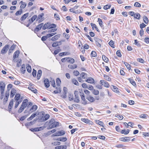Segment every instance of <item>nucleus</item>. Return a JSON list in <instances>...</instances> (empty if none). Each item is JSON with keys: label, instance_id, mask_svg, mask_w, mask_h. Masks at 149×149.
<instances>
[{"label": "nucleus", "instance_id": "f257e3e1", "mask_svg": "<svg viewBox=\"0 0 149 149\" xmlns=\"http://www.w3.org/2000/svg\"><path fill=\"white\" fill-rule=\"evenodd\" d=\"M28 102V100L27 99H25L24 100L20 108L18 111V113H20L22 112L27 106Z\"/></svg>", "mask_w": 149, "mask_h": 149}, {"label": "nucleus", "instance_id": "f03ea898", "mask_svg": "<svg viewBox=\"0 0 149 149\" xmlns=\"http://www.w3.org/2000/svg\"><path fill=\"white\" fill-rule=\"evenodd\" d=\"M50 117L49 115L46 114L41 117V118L39 120V122L45 121L48 120Z\"/></svg>", "mask_w": 149, "mask_h": 149}, {"label": "nucleus", "instance_id": "7ed1b4c3", "mask_svg": "<svg viewBox=\"0 0 149 149\" xmlns=\"http://www.w3.org/2000/svg\"><path fill=\"white\" fill-rule=\"evenodd\" d=\"M6 86L5 83L3 81H1L0 82V92H4Z\"/></svg>", "mask_w": 149, "mask_h": 149}, {"label": "nucleus", "instance_id": "20e7f679", "mask_svg": "<svg viewBox=\"0 0 149 149\" xmlns=\"http://www.w3.org/2000/svg\"><path fill=\"white\" fill-rule=\"evenodd\" d=\"M9 45H6L2 49L1 51V54H5L9 48Z\"/></svg>", "mask_w": 149, "mask_h": 149}, {"label": "nucleus", "instance_id": "39448f33", "mask_svg": "<svg viewBox=\"0 0 149 149\" xmlns=\"http://www.w3.org/2000/svg\"><path fill=\"white\" fill-rule=\"evenodd\" d=\"M38 109V107L36 105H33L32 107L30 109L29 111V113H31L32 112L35 111Z\"/></svg>", "mask_w": 149, "mask_h": 149}, {"label": "nucleus", "instance_id": "423d86ee", "mask_svg": "<svg viewBox=\"0 0 149 149\" xmlns=\"http://www.w3.org/2000/svg\"><path fill=\"white\" fill-rule=\"evenodd\" d=\"M65 133V131H60L58 132H56L55 133L52 135V136H59L61 135H63Z\"/></svg>", "mask_w": 149, "mask_h": 149}, {"label": "nucleus", "instance_id": "0eeeda50", "mask_svg": "<svg viewBox=\"0 0 149 149\" xmlns=\"http://www.w3.org/2000/svg\"><path fill=\"white\" fill-rule=\"evenodd\" d=\"M78 94V91H75L74 92V94L75 97L74 100V101L77 103L79 102L80 101Z\"/></svg>", "mask_w": 149, "mask_h": 149}, {"label": "nucleus", "instance_id": "6e6552de", "mask_svg": "<svg viewBox=\"0 0 149 149\" xmlns=\"http://www.w3.org/2000/svg\"><path fill=\"white\" fill-rule=\"evenodd\" d=\"M37 118L34 119L33 121H31L30 122L27 123L25 124V125L26 126L29 127L32 125H33L35 122L37 121Z\"/></svg>", "mask_w": 149, "mask_h": 149}, {"label": "nucleus", "instance_id": "1a4fd4ad", "mask_svg": "<svg viewBox=\"0 0 149 149\" xmlns=\"http://www.w3.org/2000/svg\"><path fill=\"white\" fill-rule=\"evenodd\" d=\"M39 113L37 112H35L33 113L31 116L27 119V120H32L36 116H37L38 115Z\"/></svg>", "mask_w": 149, "mask_h": 149}, {"label": "nucleus", "instance_id": "9d476101", "mask_svg": "<svg viewBox=\"0 0 149 149\" xmlns=\"http://www.w3.org/2000/svg\"><path fill=\"white\" fill-rule=\"evenodd\" d=\"M81 98V100L83 101V102H82V104L84 105H86L87 104V101L85 100V97L84 94L83 93H81L80 95Z\"/></svg>", "mask_w": 149, "mask_h": 149}, {"label": "nucleus", "instance_id": "9b49d317", "mask_svg": "<svg viewBox=\"0 0 149 149\" xmlns=\"http://www.w3.org/2000/svg\"><path fill=\"white\" fill-rule=\"evenodd\" d=\"M100 83L102 84L105 87L108 88L109 86V85L108 82L107 81H105L104 80H101Z\"/></svg>", "mask_w": 149, "mask_h": 149}, {"label": "nucleus", "instance_id": "f8f14e48", "mask_svg": "<svg viewBox=\"0 0 149 149\" xmlns=\"http://www.w3.org/2000/svg\"><path fill=\"white\" fill-rule=\"evenodd\" d=\"M44 83L46 87L47 88L49 86L50 83L48 79H45L44 80Z\"/></svg>", "mask_w": 149, "mask_h": 149}, {"label": "nucleus", "instance_id": "ddd939ff", "mask_svg": "<svg viewBox=\"0 0 149 149\" xmlns=\"http://www.w3.org/2000/svg\"><path fill=\"white\" fill-rule=\"evenodd\" d=\"M16 93V90L14 88H12L10 92V98H12L15 95Z\"/></svg>", "mask_w": 149, "mask_h": 149}, {"label": "nucleus", "instance_id": "4468645a", "mask_svg": "<svg viewBox=\"0 0 149 149\" xmlns=\"http://www.w3.org/2000/svg\"><path fill=\"white\" fill-rule=\"evenodd\" d=\"M19 54V51L18 50L16 51L14 53L13 56V61H15V59L16 58H18Z\"/></svg>", "mask_w": 149, "mask_h": 149}, {"label": "nucleus", "instance_id": "2eb2a0df", "mask_svg": "<svg viewBox=\"0 0 149 149\" xmlns=\"http://www.w3.org/2000/svg\"><path fill=\"white\" fill-rule=\"evenodd\" d=\"M86 99L91 102H93L95 101L94 98L90 95H88Z\"/></svg>", "mask_w": 149, "mask_h": 149}, {"label": "nucleus", "instance_id": "dca6fc26", "mask_svg": "<svg viewBox=\"0 0 149 149\" xmlns=\"http://www.w3.org/2000/svg\"><path fill=\"white\" fill-rule=\"evenodd\" d=\"M86 81L89 83L93 84L95 82L94 80L92 77H89Z\"/></svg>", "mask_w": 149, "mask_h": 149}, {"label": "nucleus", "instance_id": "f3484780", "mask_svg": "<svg viewBox=\"0 0 149 149\" xmlns=\"http://www.w3.org/2000/svg\"><path fill=\"white\" fill-rule=\"evenodd\" d=\"M19 3H21V4L20 6V9H24L25 8L26 6V3L23 2V1H21L19 2Z\"/></svg>", "mask_w": 149, "mask_h": 149}, {"label": "nucleus", "instance_id": "a211bd4d", "mask_svg": "<svg viewBox=\"0 0 149 149\" xmlns=\"http://www.w3.org/2000/svg\"><path fill=\"white\" fill-rule=\"evenodd\" d=\"M60 34H58L52 37L51 40L52 41H55L58 40L60 37Z\"/></svg>", "mask_w": 149, "mask_h": 149}, {"label": "nucleus", "instance_id": "6ab92c4d", "mask_svg": "<svg viewBox=\"0 0 149 149\" xmlns=\"http://www.w3.org/2000/svg\"><path fill=\"white\" fill-rule=\"evenodd\" d=\"M43 23H41L38 25L36 26V28L35 29L36 31H38L41 29L42 26H43Z\"/></svg>", "mask_w": 149, "mask_h": 149}, {"label": "nucleus", "instance_id": "aec40b11", "mask_svg": "<svg viewBox=\"0 0 149 149\" xmlns=\"http://www.w3.org/2000/svg\"><path fill=\"white\" fill-rule=\"evenodd\" d=\"M67 147L66 146H57L55 148V149H66Z\"/></svg>", "mask_w": 149, "mask_h": 149}, {"label": "nucleus", "instance_id": "412c9836", "mask_svg": "<svg viewBox=\"0 0 149 149\" xmlns=\"http://www.w3.org/2000/svg\"><path fill=\"white\" fill-rule=\"evenodd\" d=\"M28 88L30 90H31V91L34 93H37V91L36 89L33 88L32 86H29L28 87Z\"/></svg>", "mask_w": 149, "mask_h": 149}, {"label": "nucleus", "instance_id": "4be33fe9", "mask_svg": "<svg viewBox=\"0 0 149 149\" xmlns=\"http://www.w3.org/2000/svg\"><path fill=\"white\" fill-rule=\"evenodd\" d=\"M129 137H122L120 138V140L123 141H128L130 140Z\"/></svg>", "mask_w": 149, "mask_h": 149}, {"label": "nucleus", "instance_id": "5701e85b", "mask_svg": "<svg viewBox=\"0 0 149 149\" xmlns=\"http://www.w3.org/2000/svg\"><path fill=\"white\" fill-rule=\"evenodd\" d=\"M68 58L67 60V61L68 63L71 64H73L74 63L75 60L74 58L70 57H68Z\"/></svg>", "mask_w": 149, "mask_h": 149}, {"label": "nucleus", "instance_id": "b1692460", "mask_svg": "<svg viewBox=\"0 0 149 149\" xmlns=\"http://www.w3.org/2000/svg\"><path fill=\"white\" fill-rule=\"evenodd\" d=\"M42 71L41 70H39L37 74V79L38 80H39L41 75H42Z\"/></svg>", "mask_w": 149, "mask_h": 149}, {"label": "nucleus", "instance_id": "393cba45", "mask_svg": "<svg viewBox=\"0 0 149 149\" xmlns=\"http://www.w3.org/2000/svg\"><path fill=\"white\" fill-rule=\"evenodd\" d=\"M50 23H48L45 24L42 27V29L45 30L46 29L49 28V29Z\"/></svg>", "mask_w": 149, "mask_h": 149}, {"label": "nucleus", "instance_id": "a878e982", "mask_svg": "<svg viewBox=\"0 0 149 149\" xmlns=\"http://www.w3.org/2000/svg\"><path fill=\"white\" fill-rule=\"evenodd\" d=\"M68 67L70 69H74L77 68V65L76 64L69 65H68Z\"/></svg>", "mask_w": 149, "mask_h": 149}, {"label": "nucleus", "instance_id": "bb28decb", "mask_svg": "<svg viewBox=\"0 0 149 149\" xmlns=\"http://www.w3.org/2000/svg\"><path fill=\"white\" fill-rule=\"evenodd\" d=\"M29 13H27L24 14L21 18L20 19L21 21H23L28 16Z\"/></svg>", "mask_w": 149, "mask_h": 149}, {"label": "nucleus", "instance_id": "cd10ccee", "mask_svg": "<svg viewBox=\"0 0 149 149\" xmlns=\"http://www.w3.org/2000/svg\"><path fill=\"white\" fill-rule=\"evenodd\" d=\"M81 120L83 122L86 123L90 124V122H91L90 120L85 118H82Z\"/></svg>", "mask_w": 149, "mask_h": 149}, {"label": "nucleus", "instance_id": "c85d7f7f", "mask_svg": "<svg viewBox=\"0 0 149 149\" xmlns=\"http://www.w3.org/2000/svg\"><path fill=\"white\" fill-rule=\"evenodd\" d=\"M91 25L93 29L94 28H95L97 31L99 32V30L97 26H96L95 24L93 23H91Z\"/></svg>", "mask_w": 149, "mask_h": 149}, {"label": "nucleus", "instance_id": "c756f323", "mask_svg": "<svg viewBox=\"0 0 149 149\" xmlns=\"http://www.w3.org/2000/svg\"><path fill=\"white\" fill-rule=\"evenodd\" d=\"M20 94L19 93H17L14 99L16 101H18L20 98Z\"/></svg>", "mask_w": 149, "mask_h": 149}, {"label": "nucleus", "instance_id": "7c9ffc66", "mask_svg": "<svg viewBox=\"0 0 149 149\" xmlns=\"http://www.w3.org/2000/svg\"><path fill=\"white\" fill-rule=\"evenodd\" d=\"M111 89L114 92H118V91H117L118 89V88L116 86H114L113 85H111Z\"/></svg>", "mask_w": 149, "mask_h": 149}, {"label": "nucleus", "instance_id": "2f4dec72", "mask_svg": "<svg viewBox=\"0 0 149 149\" xmlns=\"http://www.w3.org/2000/svg\"><path fill=\"white\" fill-rule=\"evenodd\" d=\"M21 70L23 74L25 73V71H26V68L25 65L23 64L22 65Z\"/></svg>", "mask_w": 149, "mask_h": 149}, {"label": "nucleus", "instance_id": "473e14b6", "mask_svg": "<svg viewBox=\"0 0 149 149\" xmlns=\"http://www.w3.org/2000/svg\"><path fill=\"white\" fill-rule=\"evenodd\" d=\"M13 99H12L9 102L8 106V108L10 109H11L12 108L13 105Z\"/></svg>", "mask_w": 149, "mask_h": 149}, {"label": "nucleus", "instance_id": "72a5a7b5", "mask_svg": "<svg viewBox=\"0 0 149 149\" xmlns=\"http://www.w3.org/2000/svg\"><path fill=\"white\" fill-rule=\"evenodd\" d=\"M72 83L73 84L77 86H79V84L77 80L76 79L74 78L72 79Z\"/></svg>", "mask_w": 149, "mask_h": 149}, {"label": "nucleus", "instance_id": "f704fd0d", "mask_svg": "<svg viewBox=\"0 0 149 149\" xmlns=\"http://www.w3.org/2000/svg\"><path fill=\"white\" fill-rule=\"evenodd\" d=\"M67 140V139L66 137H60L57 139V140L64 142L66 141Z\"/></svg>", "mask_w": 149, "mask_h": 149}, {"label": "nucleus", "instance_id": "c9c22d12", "mask_svg": "<svg viewBox=\"0 0 149 149\" xmlns=\"http://www.w3.org/2000/svg\"><path fill=\"white\" fill-rule=\"evenodd\" d=\"M80 76L83 79H85L87 77V74L84 72H82L80 74Z\"/></svg>", "mask_w": 149, "mask_h": 149}, {"label": "nucleus", "instance_id": "e433bc0d", "mask_svg": "<svg viewBox=\"0 0 149 149\" xmlns=\"http://www.w3.org/2000/svg\"><path fill=\"white\" fill-rule=\"evenodd\" d=\"M56 85L59 87L61 84V81L59 78H57L56 80Z\"/></svg>", "mask_w": 149, "mask_h": 149}, {"label": "nucleus", "instance_id": "4c0bfd02", "mask_svg": "<svg viewBox=\"0 0 149 149\" xmlns=\"http://www.w3.org/2000/svg\"><path fill=\"white\" fill-rule=\"evenodd\" d=\"M56 88L57 89V90H56L54 91V93L56 94L57 93H59L61 92V90L60 87H56Z\"/></svg>", "mask_w": 149, "mask_h": 149}, {"label": "nucleus", "instance_id": "58836bf2", "mask_svg": "<svg viewBox=\"0 0 149 149\" xmlns=\"http://www.w3.org/2000/svg\"><path fill=\"white\" fill-rule=\"evenodd\" d=\"M61 42L59 41V42H56L54 43H53L52 44V46L53 47H57L58 45V43H61ZM60 44H61V43Z\"/></svg>", "mask_w": 149, "mask_h": 149}, {"label": "nucleus", "instance_id": "ea45409f", "mask_svg": "<svg viewBox=\"0 0 149 149\" xmlns=\"http://www.w3.org/2000/svg\"><path fill=\"white\" fill-rule=\"evenodd\" d=\"M143 18L144 22L146 24H148V20L147 17L144 16Z\"/></svg>", "mask_w": 149, "mask_h": 149}, {"label": "nucleus", "instance_id": "a19ab883", "mask_svg": "<svg viewBox=\"0 0 149 149\" xmlns=\"http://www.w3.org/2000/svg\"><path fill=\"white\" fill-rule=\"evenodd\" d=\"M102 58L105 62L107 63L108 61L109 60L108 58L104 55L102 56Z\"/></svg>", "mask_w": 149, "mask_h": 149}, {"label": "nucleus", "instance_id": "79ce46f5", "mask_svg": "<svg viewBox=\"0 0 149 149\" xmlns=\"http://www.w3.org/2000/svg\"><path fill=\"white\" fill-rule=\"evenodd\" d=\"M37 16L36 15H33L32 18H31V19L29 20V21H31V22H33L37 18Z\"/></svg>", "mask_w": 149, "mask_h": 149}, {"label": "nucleus", "instance_id": "37998d69", "mask_svg": "<svg viewBox=\"0 0 149 149\" xmlns=\"http://www.w3.org/2000/svg\"><path fill=\"white\" fill-rule=\"evenodd\" d=\"M22 12V10L20 9L19 11H17L15 13V15L16 16L21 15Z\"/></svg>", "mask_w": 149, "mask_h": 149}, {"label": "nucleus", "instance_id": "c03bdc74", "mask_svg": "<svg viewBox=\"0 0 149 149\" xmlns=\"http://www.w3.org/2000/svg\"><path fill=\"white\" fill-rule=\"evenodd\" d=\"M26 68L28 72H29L30 73L31 72V67L30 65H27L26 66Z\"/></svg>", "mask_w": 149, "mask_h": 149}, {"label": "nucleus", "instance_id": "a18cd8bd", "mask_svg": "<svg viewBox=\"0 0 149 149\" xmlns=\"http://www.w3.org/2000/svg\"><path fill=\"white\" fill-rule=\"evenodd\" d=\"M130 81L131 83L134 86L136 87V84L135 82L133 80L131 79H130Z\"/></svg>", "mask_w": 149, "mask_h": 149}, {"label": "nucleus", "instance_id": "49530a36", "mask_svg": "<svg viewBox=\"0 0 149 149\" xmlns=\"http://www.w3.org/2000/svg\"><path fill=\"white\" fill-rule=\"evenodd\" d=\"M124 63L125 64V65L128 69L129 70H130V65L129 64L125 62H124Z\"/></svg>", "mask_w": 149, "mask_h": 149}, {"label": "nucleus", "instance_id": "de8ad7c7", "mask_svg": "<svg viewBox=\"0 0 149 149\" xmlns=\"http://www.w3.org/2000/svg\"><path fill=\"white\" fill-rule=\"evenodd\" d=\"M134 17L135 18L138 19H139L140 17V15L139 13H136L135 14Z\"/></svg>", "mask_w": 149, "mask_h": 149}, {"label": "nucleus", "instance_id": "09e8293b", "mask_svg": "<svg viewBox=\"0 0 149 149\" xmlns=\"http://www.w3.org/2000/svg\"><path fill=\"white\" fill-rule=\"evenodd\" d=\"M115 117H118V119L120 120H122L123 119V117L122 116L120 115L119 114H117L115 115Z\"/></svg>", "mask_w": 149, "mask_h": 149}, {"label": "nucleus", "instance_id": "8fccbe9b", "mask_svg": "<svg viewBox=\"0 0 149 149\" xmlns=\"http://www.w3.org/2000/svg\"><path fill=\"white\" fill-rule=\"evenodd\" d=\"M98 21L99 22V23L100 26L101 27H102L103 26V22L102 20L100 18H98Z\"/></svg>", "mask_w": 149, "mask_h": 149}, {"label": "nucleus", "instance_id": "3c124183", "mask_svg": "<svg viewBox=\"0 0 149 149\" xmlns=\"http://www.w3.org/2000/svg\"><path fill=\"white\" fill-rule=\"evenodd\" d=\"M109 45L112 47L114 48V42L113 41L111 40L109 43Z\"/></svg>", "mask_w": 149, "mask_h": 149}, {"label": "nucleus", "instance_id": "603ef678", "mask_svg": "<svg viewBox=\"0 0 149 149\" xmlns=\"http://www.w3.org/2000/svg\"><path fill=\"white\" fill-rule=\"evenodd\" d=\"M97 54L94 51H92L91 54V55L92 56L95 57L97 56Z\"/></svg>", "mask_w": 149, "mask_h": 149}, {"label": "nucleus", "instance_id": "864d4df0", "mask_svg": "<svg viewBox=\"0 0 149 149\" xmlns=\"http://www.w3.org/2000/svg\"><path fill=\"white\" fill-rule=\"evenodd\" d=\"M93 93L95 95H97L99 94V91L98 90H93Z\"/></svg>", "mask_w": 149, "mask_h": 149}, {"label": "nucleus", "instance_id": "5fc2aeb1", "mask_svg": "<svg viewBox=\"0 0 149 149\" xmlns=\"http://www.w3.org/2000/svg\"><path fill=\"white\" fill-rule=\"evenodd\" d=\"M104 77L106 78L105 79L109 81H110L111 80V78L107 75L104 74Z\"/></svg>", "mask_w": 149, "mask_h": 149}, {"label": "nucleus", "instance_id": "6e6d98bb", "mask_svg": "<svg viewBox=\"0 0 149 149\" xmlns=\"http://www.w3.org/2000/svg\"><path fill=\"white\" fill-rule=\"evenodd\" d=\"M124 124H127V126H130L131 127H132V125H133L134 124L133 123H132V122H130L128 123V124H127L125 122L124 123Z\"/></svg>", "mask_w": 149, "mask_h": 149}, {"label": "nucleus", "instance_id": "4d7b16f0", "mask_svg": "<svg viewBox=\"0 0 149 149\" xmlns=\"http://www.w3.org/2000/svg\"><path fill=\"white\" fill-rule=\"evenodd\" d=\"M10 91H6L5 94V97L8 98L9 95Z\"/></svg>", "mask_w": 149, "mask_h": 149}, {"label": "nucleus", "instance_id": "13d9d810", "mask_svg": "<svg viewBox=\"0 0 149 149\" xmlns=\"http://www.w3.org/2000/svg\"><path fill=\"white\" fill-rule=\"evenodd\" d=\"M61 51V50L59 49H56L54 51V54L55 55H56L57 54L59 53V52H60Z\"/></svg>", "mask_w": 149, "mask_h": 149}, {"label": "nucleus", "instance_id": "bf43d9fd", "mask_svg": "<svg viewBox=\"0 0 149 149\" xmlns=\"http://www.w3.org/2000/svg\"><path fill=\"white\" fill-rule=\"evenodd\" d=\"M134 6L137 7H140L141 6V4L137 2H135L134 4Z\"/></svg>", "mask_w": 149, "mask_h": 149}, {"label": "nucleus", "instance_id": "052dcab7", "mask_svg": "<svg viewBox=\"0 0 149 149\" xmlns=\"http://www.w3.org/2000/svg\"><path fill=\"white\" fill-rule=\"evenodd\" d=\"M73 74L74 75L77 76L79 74V73L77 70H75L74 71Z\"/></svg>", "mask_w": 149, "mask_h": 149}, {"label": "nucleus", "instance_id": "680f3d73", "mask_svg": "<svg viewBox=\"0 0 149 149\" xmlns=\"http://www.w3.org/2000/svg\"><path fill=\"white\" fill-rule=\"evenodd\" d=\"M13 86V85L11 84H9L7 86V90L10 91L11 88H12Z\"/></svg>", "mask_w": 149, "mask_h": 149}, {"label": "nucleus", "instance_id": "e2e57ef3", "mask_svg": "<svg viewBox=\"0 0 149 149\" xmlns=\"http://www.w3.org/2000/svg\"><path fill=\"white\" fill-rule=\"evenodd\" d=\"M56 26V25L55 24H50L49 29H52L53 28H55Z\"/></svg>", "mask_w": 149, "mask_h": 149}, {"label": "nucleus", "instance_id": "0e129e2a", "mask_svg": "<svg viewBox=\"0 0 149 149\" xmlns=\"http://www.w3.org/2000/svg\"><path fill=\"white\" fill-rule=\"evenodd\" d=\"M96 121L98 124H99V125H100L102 127H104V126H103L104 123L103 122L101 121H100L99 120H97V121Z\"/></svg>", "mask_w": 149, "mask_h": 149}, {"label": "nucleus", "instance_id": "69168bd1", "mask_svg": "<svg viewBox=\"0 0 149 149\" xmlns=\"http://www.w3.org/2000/svg\"><path fill=\"white\" fill-rule=\"evenodd\" d=\"M54 17L55 18H56V20H60L59 16L57 14H54Z\"/></svg>", "mask_w": 149, "mask_h": 149}, {"label": "nucleus", "instance_id": "338daca9", "mask_svg": "<svg viewBox=\"0 0 149 149\" xmlns=\"http://www.w3.org/2000/svg\"><path fill=\"white\" fill-rule=\"evenodd\" d=\"M51 84L52 86L54 87H55L56 86L54 80L52 81H50Z\"/></svg>", "mask_w": 149, "mask_h": 149}, {"label": "nucleus", "instance_id": "774afa93", "mask_svg": "<svg viewBox=\"0 0 149 149\" xmlns=\"http://www.w3.org/2000/svg\"><path fill=\"white\" fill-rule=\"evenodd\" d=\"M56 30H57L56 29L54 28V29H50L48 31V32H50V33L53 32H54L56 31Z\"/></svg>", "mask_w": 149, "mask_h": 149}]
</instances>
